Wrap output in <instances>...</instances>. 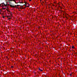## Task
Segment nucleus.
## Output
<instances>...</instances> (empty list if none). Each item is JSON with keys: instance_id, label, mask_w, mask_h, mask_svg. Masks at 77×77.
<instances>
[{"instance_id": "1", "label": "nucleus", "mask_w": 77, "mask_h": 77, "mask_svg": "<svg viewBox=\"0 0 77 77\" xmlns=\"http://www.w3.org/2000/svg\"><path fill=\"white\" fill-rule=\"evenodd\" d=\"M2 5V9H5V8H4V7H6L7 9H8V2H7V4L5 5V3H2L1 4Z\"/></svg>"}, {"instance_id": "2", "label": "nucleus", "mask_w": 77, "mask_h": 77, "mask_svg": "<svg viewBox=\"0 0 77 77\" xmlns=\"http://www.w3.org/2000/svg\"><path fill=\"white\" fill-rule=\"evenodd\" d=\"M24 3H25V4H24V5L25 6V7H29V3H27L26 2H25Z\"/></svg>"}, {"instance_id": "3", "label": "nucleus", "mask_w": 77, "mask_h": 77, "mask_svg": "<svg viewBox=\"0 0 77 77\" xmlns=\"http://www.w3.org/2000/svg\"><path fill=\"white\" fill-rule=\"evenodd\" d=\"M8 19L9 20H10V19H11L12 18V15H11L10 16H7Z\"/></svg>"}, {"instance_id": "4", "label": "nucleus", "mask_w": 77, "mask_h": 77, "mask_svg": "<svg viewBox=\"0 0 77 77\" xmlns=\"http://www.w3.org/2000/svg\"><path fill=\"white\" fill-rule=\"evenodd\" d=\"M8 0V3H10V1L11 2H15V3H17L16 2V1L15 0Z\"/></svg>"}, {"instance_id": "5", "label": "nucleus", "mask_w": 77, "mask_h": 77, "mask_svg": "<svg viewBox=\"0 0 77 77\" xmlns=\"http://www.w3.org/2000/svg\"><path fill=\"white\" fill-rule=\"evenodd\" d=\"M17 1H19V2H17V3H23V2H22L20 0H17Z\"/></svg>"}, {"instance_id": "6", "label": "nucleus", "mask_w": 77, "mask_h": 77, "mask_svg": "<svg viewBox=\"0 0 77 77\" xmlns=\"http://www.w3.org/2000/svg\"><path fill=\"white\" fill-rule=\"evenodd\" d=\"M10 7H11V8H15V6H14V5H10Z\"/></svg>"}, {"instance_id": "7", "label": "nucleus", "mask_w": 77, "mask_h": 77, "mask_svg": "<svg viewBox=\"0 0 77 77\" xmlns=\"http://www.w3.org/2000/svg\"><path fill=\"white\" fill-rule=\"evenodd\" d=\"M25 8H26V7H23V6H21L20 7V9H24Z\"/></svg>"}, {"instance_id": "8", "label": "nucleus", "mask_w": 77, "mask_h": 77, "mask_svg": "<svg viewBox=\"0 0 77 77\" xmlns=\"http://www.w3.org/2000/svg\"><path fill=\"white\" fill-rule=\"evenodd\" d=\"M38 69H39V70L40 71H43L41 69H40V68H39Z\"/></svg>"}, {"instance_id": "9", "label": "nucleus", "mask_w": 77, "mask_h": 77, "mask_svg": "<svg viewBox=\"0 0 77 77\" xmlns=\"http://www.w3.org/2000/svg\"><path fill=\"white\" fill-rule=\"evenodd\" d=\"M20 6V5H17V6L15 5V8H17V6Z\"/></svg>"}, {"instance_id": "10", "label": "nucleus", "mask_w": 77, "mask_h": 77, "mask_svg": "<svg viewBox=\"0 0 77 77\" xmlns=\"http://www.w3.org/2000/svg\"><path fill=\"white\" fill-rule=\"evenodd\" d=\"M72 48H75V47H74V46H72Z\"/></svg>"}, {"instance_id": "11", "label": "nucleus", "mask_w": 77, "mask_h": 77, "mask_svg": "<svg viewBox=\"0 0 77 77\" xmlns=\"http://www.w3.org/2000/svg\"><path fill=\"white\" fill-rule=\"evenodd\" d=\"M2 17L3 18H5V16H3Z\"/></svg>"}, {"instance_id": "12", "label": "nucleus", "mask_w": 77, "mask_h": 77, "mask_svg": "<svg viewBox=\"0 0 77 77\" xmlns=\"http://www.w3.org/2000/svg\"><path fill=\"white\" fill-rule=\"evenodd\" d=\"M70 76H71V75H72V74H70Z\"/></svg>"}, {"instance_id": "13", "label": "nucleus", "mask_w": 77, "mask_h": 77, "mask_svg": "<svg viewBox=\"0 0 77 77\" xmlns=\"http://www.w3.org/2000/svg\"><path fill=\"white\" fill-rule=\"evenodd\" d=\"M0 6H1L2 7V4H0Z\"/></svg>"}, {"instance_id": "14", "label": "nucleus", "mask_w": 77, "mask_h": 77, "mask_svg": "<svg viewBox=\"0 0 77 77\" xmlns=\"http://www.w3.org/2000/svg\"><path fill=\"white\" fill-rule=\"evenodd\" d=\"M29 2H31V1H32V0H29Z\"/></svg>"}, {"instance_id": "15", "label": "nucleus", "mask_w": 77, "mask_h": 77, "mask_svg": "<svg viewBox=\"0 0 77 77\" xmlns=\"http://www.w3.org/2000/svg\"><path fill=\"white\" fill-rule=\"evenodd\" d=\"M24 5H23V6H23V8H24L25 7L24 6Z\"/></svg>"}, {"instance_id": "16", "label": "nucleus", "mask_w": 77, "mask_h": 77, "mask_svg": "<svg viewBox=\"0 0 77 77\" xmlns=\"http://www.w3.org/2000/svg\"><path fill=\"white\" fill-rule=\"evenodd\" d=\"M7 11H8V10L7 9Z\"/></svg>"}]
</instances>
